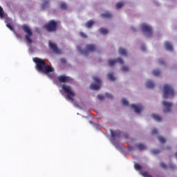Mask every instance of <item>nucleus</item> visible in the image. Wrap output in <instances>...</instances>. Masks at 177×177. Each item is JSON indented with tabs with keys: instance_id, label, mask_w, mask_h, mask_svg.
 <instances>
[{
	"instance_id": "nucleus-1",
	"label": "nucleus",
	"mask_w": 177,
	"mask_h": 177,
	"mask_svg": "<svg viewBox=\"0 0 177 177\" xmlns=\"http://www.w3.org/2000/svg\"><path fill=\"white\" fill-rule=\"evenodd\" d=\"M33 62L36 64V69L37 71L44 73V74L48 75L49 78H53V73L49 74V73H53V68L49 65H47L45 63V60L38 57H35L33 58Z\"/></svg>"
},
{
	"instance_id": "nucleus-2",
	"label": "nucleus",
	"mask_w": 177,
	"mask_h": 177,
	"mask_svg": "<svg viewBox=\"0 0 177 177\" xmlns=\"http://www.w3.org/2000/svg\"><path fill=\"white\" fill-rule=\"evenodd\" d=\"M43 28L48 32H56L57 31V21L51 19L44 25Z\"/></svg>"
},
{
	"instance_id": "nucleus-3",
	"label": "nucleus",
	"mask_w": 177,
	"mask_h": 177,
	"mask_svg": "<svg viewBox=\"0 0 177 177\" xmlns=\"http://www.w3.org/2000/svg\"><path fill=\"white\" fill-rule=\"evenodd\" d=\"M77 49L78 52H80L82 55H84L85 56H88V53H91L92 52H95L96 50V46L94 44H87L86 46V49L83 50L81 46H77Z\"/></svg>"
},
{
	"instance_id": "nucleus-4",
	"label": "nucleus",
	"mask_w": 177,
	"mask_h": 177,
	"mask_svg": "<svg viewBox=\"0 0 177 177\" xmlns=\"http://www.w3.org/2000/svg\"><path fill=\"white\" fill-rule=\"evenodd\" d=\"M62 89L64 93L67 94V97L71 102H74V96H75V93L73 91L71 86L66 85V84H62Z\"/></svg>"
},
{
	"instance_id": "nucleus-5",
	"label": "nucleus",
	"mask_w": 177,
	"mask_h": 177,
	"mask_svg": "<svg viewBox=\"0 0 177 177\" xmlns=\"http://www.w3.org/2000/svg\"><path fill=\"white\" fill-rule=\"evenodd\" d=\"M169 96H175V91L169 84H165L163 88V97L164 99H167V97H169Z\"/></svg>"
},
{
	"instance_id": "nucleus-6",
	"label": "nucleus",
	"mask_w": 177,
	"mask_h": 177,
	"mask_svg": "<svg viewBox=\"0 0 177 177\" xmlns=\"http://www.w3.org/2000/svg\"><path fill=\"white\" fill-rule=\"evenodd\" d=\"M22 30L26 32L25 38L28 44H32V39H31V37H32V31H31V28H30V26L27 25H23L22 26Z\"/></svg>"
},
{
	"instance_id": "nucleus-7",
	"label": "nucleus",
	"mask_w": 177,
	"mask_h": 177,
	"mask_svg": "<svg viewBox=\"0 0 177 177\" xmlns=\"http://www.w3.org/2000/svg\"><path fill=\"white\" fill-rule=\"evenodd\" d=\"M93 80L97 84H91L90 86L91 88L93 89V91H99V89H100V85H102V80L97 77H93Z\"/></svg>"
},
{
	"instance_id": "nucleus-8",
	"label": "nucleus",
	"mask_w": 177,
	"mask_h": 177,
	"mask_svg": "<svg viewBox=\"0 0 177 177\" xmlns=\"http://www.w3.org/2000/svg\"><path fill=\"white\" fill-rule=\"evenodd\" d=\"M142 31L145 32L147 37H151V34H153L151 27L150 26L147 25L146 24H142L141 25Z\"/></svg>"
},
{
	"instance_id": "nucleus-9",
	"label": "nucleus",
	"mask_w": 177,
	"mask_h": 177,
	"mask_svg": "<svg viewBox=\"0 0 177 177\" xmlns=\"http://www.w3.org/2000/svg\"><path fill=\"white\" fill-rule=\"evenodd\" d=\"M162 106H164L163 113H170L172 109V104L168 101H163Z\"/></svg>"
},
{
	"instance_id": "nucleus-10",
	"label": "nucleus",
	"mask_w": 177,
	"mask_h": 177,
	"mask_svg": "<svg viewBox=\"0 0 177 177\" xmlns=\"http://www.w3.org/2000/svg\"><path fill=\"white\" fill-rule=\"evenodd\" d=\"M111 140H115V139H119L121 136V131L119 130L113 131L112 129L110 130Z\"/></svg>"
},
{
	"instance_id": "nucleus-11",
	"label": "nucleus",
	"mask_w": 177,
	"mask_h": 177,
	"mask_svg": "<svg viewBox=\"0 0 177 177\" xmlns=\"http://www.w3.org/2000/svg\"><path fill=\"white\" fill-rule=\"evenodd\" d=\"M57 80L61 84H66V82L71 81V77L66 75H59L57 77Z\"/></svg>"
},
{
	"instance_id": "nucleus-12",
	"label": "nucleus",
	"mask_w": 177,
	"mask_h": 177,
	"mask_svg": "<svg viewBox=\"0 0 177 177\" xmlns=\"http://www.w3.org/2000/svg\"><path fill=\"white\" fill-rule=\"evenodd\" d=\"M110 67H113L115 63H120V64H124V61L121 57H118L117 59H109L108 62Z\"/></svg>"
},
{
	"instance_id": "nucleus-13",
	"label": "nucleus",
	"mask_w": 177,
	"mask_h": 177,
	"mask_svg": "<svg viewBox=\"0 0 177 177\" xmlns=\"http://www.w3.org/2000/svg\"><path fill=\"white\" fill-rule=\"evenodd\" d=\"M131 108L133 109L135 113H137V114H139L142 110H143V106L138 104L136 105L135 104H131Z\"/></svg>"
},
{
	"instance_id": "nucleus-14",
	"label": "nucleus",
	"mask_w": 177,
	"mask_h": 177,
	"mask_svg": "<svg viewBox=\"0 0 177 177\" xmlns=\"http://www.w3.org/2000/svg\"><path fill=\"white\" fill-rule=\"evenodd\" d=\"M49 48L55 52V53H59V48H57V45L54 43L49 41Z\"/></svg>"
},
{
	"instance_id": "nucleus-15",
	"label": "nucleus",
	"mask_w": 177,
	"mask_h": 177,
	"mask_svg": "<svg viewBox=\"0 0 177 177\" xmlns=\"http://www.w3.org/2000/svg\"><path fill=\"white\" fill-rule=\"evenodd\" d=\"M165 48L166 50H168L169 52H172L174 50L172 44L169 41L165 42Z\"/></svg>"
},
{
	"instance_id": "nucleus-16",
	"label": "nucleus",
	"mask_w": 177,
	"mask_h": 177,
	"mask_svg": "<svg viewBox=\"0 0 177 177\" xmlns=\"http://www.w3.org/2000/svg\"><path fill=\"white\" fill-rule=\"evenodd\" d=\"M136 146L137 149H138V150H140V151H142L143 150H146V149H147L146 145H145L142 143L136 144Z\"/></svg>"
},
{
	"instance_id": "nucleus-17",
	"label": "nucleus",
	"mask_w": 177,
	"mask_h": 177,
	"mask_svg": "<svg viewBox=\"0 0 177 177\" xmlns=\"http://www.w3.org/2000/svg\"><path fill=\"white\" fill-rule=\"evenodd\" d=\"M147 88H150L151 89H153V88H154L155 84L154 82H153L151 80H148L146 84H145Z\"/></svg>"
},
{
	"instance_id": "nucleus-18",
	"label": "nucleus",
	"mask_w": 177,
	"mask_h": 177,
	"mask_svg": "<svg viewBox=\"0 0 177 177\" xmlns=\"http://www.w3.org/2000/svg\"><path fill=\"white\" fill-rule=\"evenodd\" d=\"M118 52H119V55H122V56L128 55L127 53V50L124 48H120Z\"/></svg>"
},
{
	"instance_id": "nucleus-19",
	"label": "nucleus",
	"mask_w": 177,
	"mask_h": 177,
	"mask_svg": "<svg viewBox=\"0 0 177 177\" xmlns=\"http://www.w3.org/2000/svg\"><path fill=\"white\" fill-rule=\"evenodd\" d=\"M101 17L103 19H111L113 17V15L110 14V12H106L101 15Z\"/></svg>"
},
{
	"instance_id": "nucleus-20",
	"label": "nucleus",
	"mask_w": 177,
	"mask_h": 177,
	"mask_svg": "<svg viewBox=\"0 0 177 177\" xmlns=\"http://www.w3.org/2000/svg\"><path fill=\"white\" fill-rule=\"evenodd\" d=\"M152 118L153 120H155V121H158V122L162 120V118H161L160 116L157 114H152Z\"/></svg>"
},
{
	"instance_id": "nucleus-21",
	"label": "nucleus",
	"mask_w": 177,
	"mask_h": 177,
	"mask_svg": "<svg viewBox=\"0 0 177 177\" xmlns=\"http://www.w3.org/2000/svg\"><path fill=\"white\" fill-rule=\"evenodd\" d=\"M46 8H49V1L45 0L41 6V9L44 10V9H46Z\"/></svg>"
},
{
	"instance_id": "nucleus-22",
	"label": "nucleus",
	"mask_w": 177,
	"mask_h": 177,
	"mask_svg": "<svg viewBox=\"0 0 177 177\" xmlns=\"http://www.w3.org/2000/svg\"><path fill=\"white\" fill-rule=\"evenodd\" d=\"M99 31H100V34H103V35H106V34L109 33V30H107V29H106L104 28H100L99 29Z\"/></svg>"
},
{
	"instance_id": "nucleus-23",
	"label": "nucleus",
	"mask_w": 177,
	"mask_h": 177,
	"mask_svg": "<svg viewBox=\"0 0 177 177\" xmlns=\"http://www.w3.org/2000/svg\"><path fill=\"white\" fill-rule=\"evenodd\" d=\"M107 77L110 81H115V78L114 77V75L113 74V73H108Z\"/></svg>"
},
{
	"instance_id": "nucleus-24",
	"label": "nucleus",
	"mask_w": 177,
	"mask_h": 177,
	"mask_svg": "<svg viewBox=\"0 0 177 177\" xmlns=\"http://www.w3.org/2000/svg\"><path fill=\"white\" fill-rule=\"evenodd\" d=\"M140 174L144 176V177H153V176H151L150 174H149V172L147 171H144V172H142V171H140Z\"/></svg>"
},
{
	"instance_id": "nucleus-25",
	"label": "nucleus",
	"mask_w": 177,
	"mask_h": 177,
	"mask_svg": "<svg viewBox=\"0 0 177 177\" xmlns=\"http://www.w3.org/2000/svg\"><path fill=\"white\" fill-rule=\"evenodd\" d=\"M93 20H90V21H87L86 23V27H87V28H91V27L92 26H93Z\"/></svg>"
},
{
	"instance_id": "nucleus-26",
	"label": "nucleus",
	"mask_w": 177,
	"mask_h": 177,
	"mask_svg": "<svg viewBox=\"0 0 177 177\" xmlns=\"http://www.w3.org/2000/svg\"><path fill=\"white\" fill-rule=\"evenodd\" d=\"M134 168L136 171H140V172H142V167L140 166V165L136 163L134 165Z\"/></svg>"
},
{
	"instance_id": "nucleus-27",
	"label": "nucleus",
	"mask_w": 177,
	"mask_h": 177,
	"mask_svg": "<svg viewBox=\"0 0 177 177\" xmlns=\"http://www.w3.org/2000/svg\"><path fill=\"white\" fill-rule=\"evenodd\" d=\"M5 17V14L3 8L0 6V19H3Z\"/></svg>"
},
{
	"instance_id": "nucleus-28",
	"label": "nucleus",
	"mask_w": 177,
	"mask_h": 177,
	"mask_svg": "<svg viewBox=\"0 0 177 177\" xmlns=\"http://www.w3.org/2000/svg\"><path fill=\"white\" fill-rule=\"evenodd\" d=\"M158 139L160 143H165L167 142V140L165 139V138H164L162 136H158Z\"/></svg>"
},
{
	"instance_id": "nucleus-29",
	"label": "nucleus",
	"mask_w": 177,
	"mask_h": 177,
	"mask_svg": "<svg viewBox=\"0 0 177 177\" xmlns=\"http://www.w3.org/2000/svg\"><path fill=\"white\" fill-rule=\"evenodd\" d=\"M122 103L123 106H125L126 107H127V106H129V102H128V100H127V99L125 98H123L122 100Z\"/></svg>"
},
{
	"instance_id": "nucleus-30",
	"label": "nucleus",
	"mask_w": 177,
	"mask_h": 177,
	"mask_svg": "<svg viewBox=\"0 0 177 177\" xmlns=\"http://www.w3.org/2000/svg\"><path fill=\"white\" fill-rule=\"evenodd\" d=\"M122 6H124V3H122V2H118L115 5L116 9H121V8H122Z\"/></svg>"
},
{
	"instance_id": "nucleus-31",
	"label": "nucleus",
	"mask_w": 177,
	"mask_h": 177,
	"mask_svg": "<svg viewBox=\"0 0 177 177\" xmlns=\"http://www.w3.org/2000/svg\"><path fill=\"white\" fill-rule=\"evenodd\" d=\"M60 8L62 9V10H66V9H67V4H66V3H61Z\"/></svg>"
},
{
	"instance_id": "nucleus-32",
	"label": "nucleus",
	"mask_w": 177,
	"mask_h": 177,
	"mask_svg": "<svg viewBox=\"0 0 177 177\" xmlns=\"http://www.w3.org/2000/svg\"><path fill=\"white\" fill-rule=\"evenodd\" d=\"M153 74L156 77H158V75H160V74H161V72H160V71H158V70H153Z\"/></svg>"
},
{
	"instance_id": "nucleus-33",
	"label": "nucleus",
	"mask_w": 177,
	"mask_h": 177,
	"mask_svg": "<svg viewBox=\"0 0 177 177\" xmlns=\"http://www.w3.org/2000/svg\"><path fill=\"white\" fill-rule=\"evenodd\" d=\"M5 23L6 24V27L9 28L11 31H13V27L9 24L7 21H5Z\"/></svg>"
},
{
	"instance_id": "nucleus-34",
	"label": "nucleus",
	"mask_w": 177,
	"mask_h": 177,
	"mask_svg": "<svg viewBox=\"0 0 177 177\" xmlns=\"http://www.w3.org/2000/svg\"><path fill=\"white\" fill-rule=\"evenodd\" d=\"M105 96L107 97V99H111L112 100L113 99V95L109 93H105Z\"/></svg>"
},
{
	"instance_id": "nucleus-35",
	"label": "nucleus",
	"mask_w": 177,
	"mask_h": 177,
	"mask_svg": "<svg viewBox=\"0 0 177 177\" xmlns=\"http://www.w3.org/2000/svg\"><path fill=\"white\" fill-rule=\"evenodd\" d=\"M160 149H153L151 151V153L153 154H160Z\"/></svg>"
},
{
	"instance_id": "nucleus-36",
	"label": "nucleus",
	"mask_w": 177,
	"mask_h": 177,
	"mask_svg": "<svg viewBox=\"0 0 177 177\" xmlns=\"http://www.w3.org/2000/svg\"><path fill=\"white\" fill-rule=\"evenodd\" d=\"M122 71H129V67L127 66H123L122 67Z\"/></svg>"
},
{
	"instance_id": "nucleus-37",
	"label": "nucleus",
	"mask_w": 177,
	"mask_h": 177,
	"mask_svg": "<svg viewBox=\"0 0 177 177\" xmlns=\"http://www.w3.org/2000/svg\"><path fill=\"white\" fill-rule=\"evenodd\" d=\"M115 147L118 150H120V149H122V147H124V145H122V144H117L115 145Z\"/></svg>"
},
{
	"instance_id": "nucleus-38",
	"label": "nucleus",
	"mask_w": 177,
	"mask_h": 177,
	"mask_svg": "<svg viewBox=\"0 0 177 177\" xmlns=\"http://www.w3.org/2000/svg\"><path fill=\"white\" fill-rule=\"evenodd\" d=\"M160 165L161 168H163V169H167V165L162 162L160 163Z\"/></svg>"
},
{
	"instance_id": "nucleus-39",
	"label": "nucleus",
	"mask_w": 177,
	"mask_h": 177,
	"mask_svg": "<svg viewBox=\"0 0 177 177\" xmlns=\"http://www.w3.org/2000/svg\"><path fill=\"white\" fill-rule=\"evenodd\" d=\"M80 35L82 38H87L88 37L86 34L84 33V32H80Z\"/></svg>"
},
{
	"instance_id": "nucleus-40",
	"label": "nucleus",
	"mask_w": 177,
	"mask_h": 177,
	"mask_svg": "<svg viewBox=\"0 0 177 177\" xmlns=\"http://www.w3.org/2000/svg\"><path fill=\"white\" fill-rule=\"evenodd\" d=\"M152 135H158V130H157V129H153L152 132H151Z\"/></svg>"
},
{
	"instance_id": "nucleus-41",
	"label": "nucleus",
	"mask_w": 177,
	"mask_h": 177,
	"mask_svg": "<svg viewBox=\"0 0 177 177\" xmlns=\"http://www.w3.org/2000/svg\"><path fill=\"white\" fill-rule=\"evenodd\" d=\"M158 62L160 66H164V64H165V62H164V59H159Z\"/></svg>"
},
{
	"instance_id": "nucleus-42",
	"label": "nucleus",
	"mask_w": 177,
	"mask_h": 177,
	"mask_svg": "<svg viewBox=\"0 0 177 177\" xmlns=\"http://www.w3.org/2000/svg\"><path fill=\"white\" fill-rule=\"evenodd\" d=\"M97 99H99V100H104V96L102 95H98L97 96Z\"/></svg>"
},
{
	"instance_id": "nucleus-43",
	"label": "nucleus",
	"mask_w": 177,
	"mask_h": 177,
	"mask_svg": "<svg viewBox=\"0 0 177 177\" xmlns=\"http://www.w3.org/2000/svg\"><path fill=\"white\" fill-rule=\"evenodd\" d=\"M61 63H66V59L62 58L60 59Z\"/></svg>"
},
{
	"instance_id": "nucleus-44",
	"label": "nucleus",
	"mask_w": 177,
	"mask_h": 177,
	"mask_svg": "<svg viewBox=\"0 0 177 177\" xmlns=\"http://www.w3.org/2000/svg\"><path fill=\"white\" fill-rule=\"evenodd\" d=\"M141 50H146V46H145L144 45L141 46Z\"/></svg>"
},
{
	"instance_id": "nucleus-45",
	"label": "nucleus",
	"mask_w": 177,
	"mask_h": 177,
	"mask_svg": "<svg viewBox=\"0 0 177 177\" xmlns=\"http://www.w3.org/2000/svg\"><path fill=\"white\" fill-rule=\"evenodd\" d=\"M129 149L131 150V151H133V147H129Z\"/></svg>"
},
{
	"instance_id": "nucleus-46",
	"label": "nucleus",
	"mask_w": 177,
	"mask_h": 177,
	"mask_svg": "<svg viewBox=\"0 0 177 177\" xmlns=\"http://www.w3.org/2000/svg\"><path fill=\"white\" fill-rule=\"evenodd\" d=\"M89 124H91V125H95V124L93 123V122H92V120L89 121Z\"/></svg>"
},
{
	"instance_id": "nucleus-47",
	"label": "nucleus",
	"mask_w": 177,
	"mask_h": 177,
	"mask_svg": "<svg viewBox=\"0 0 177 177\" xmlns=\"http://www.w3.org/2000/svg\"><path fill=\"white\" fill-rule=\"evenodd\" d=\"M131 31L135 32V31H136V29H135V28H133V27H131Z\"/></svg>"
},
{
	"instance_id": "nucleus-48",
	"label": "nucleus",
	"mask_w": 177,
	"mask_h": 177,
	"mask_svg": "<svg viewBox=\"0 0 177 177\" xmlns=\"http://www.w3.org/2000/svg\"><path fill=\"white\" fill-rule=\"evenodd\" d=\"M167 150H171V147H167Z\"/></svg>"
},
{
	"instance_id": "nucleus-49",
	"label": "nucleus",
	"mask_w": 177,
	"mask_h": 177,
	"mask_svg": "<svg viewBox=\"0 0 177 177\" xmlns=\"http://www.w3.org/2000/svg\"><path fill=\"white\" fill-rule=\"evenodd\" d=\"M125 138H128V134L124 135Z\"/></svg>"
}]
</instances>
